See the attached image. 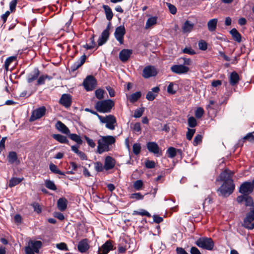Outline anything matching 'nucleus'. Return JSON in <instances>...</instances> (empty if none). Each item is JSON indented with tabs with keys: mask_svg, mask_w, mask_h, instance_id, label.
I'll use <instances>...</instances> for the list:
<instances>
[{
	"mask_svg": "<svg viewBox=\"0 0 254 254\" xmlns=\"http://www.w3.org/2000/svg\"><path fill=\"white\" fill-rule=\"evenodd\" d=\"M67 200L65 198H60L57 201V206L58 209L63 211L65 210L67 207Z\"/></svg>",
	"mask_w": 254,
	"mask_h": 254,
	"instance_id": "22",
	"label": "nucleus"
},
{
	"mask_svg": "<svg viewBox=\"0 0 254 254\" xmlns=\"http://www.w3.org/2000/svg\"><path fill=\"white\" fill-rule=\"evenodd\" d=\"M113 250V245L111 242L107 241L104 244L101 248L99 249V251H101V254H107L111 250Z\"/></svg>",
	"mask_w": 254,
	"mask_h": 254,
	"instance_id": "18",
	"label": "nucleus"
},
{
	"mask_svg": "<svg viewBox=\"0 0 254 254\" xmlns=\"http://www.w3.org/2000/svg\"><path fill=\"white\" fill-rule=\"evenodd\" d=\"M234 189L233 181H229V182H224L218 190L221 195L228 196L233 192Z\"/></svg>",
	"mask_w": 254,
	"mask_h": 254,
	"instance_id": "3",
	"label": "nucleus"
},
{
	"mask_svg": "<svg viewBox=\"0 0 254 254\" xmlns=\"http://www.w3.org/2000/svg\"><path fill=\"white\" fill-rule=\"evenodd\" d=\"M104 91L101 89H97L95 91L96 97L98 99H102L104 98Z\"/></svg>",
	"mask_w": 254,
	"mask_h": 254,
	"instance_id": "48",
	"label": "nucleus"
},
{
	"mask_svg": "<svg viewBox=\"0 0 254 254\" xmlns=\"http://www.w3.org/2000/svg\"><path fill=\"white\" fill-rule=\"evenodd\" d=\"M39 75V71L38 69H34V70L28 74L27 76V81L31 83L36 79Z\"/></svg>",
	"mask_w": 254,
	"mask_h": 254,
	"instance_id": "27",
	"label": "nucleus"
},
{
	"mask_svg": "<svg viewBox=\"0 0 254 254\" xmlns=\"http://www.w3.org/2000/svg\"><path fill=\"white\" fill-rule=\"evenodd\" d=\"M25 251L26 254H34L35 253L32 247L29 245H28V246L25 247Z\"/></svg>",
	"mask_w": 254,
	"mask_h": 254,
	"instance_id": "64",
	"label": "nucleus"
},
{
	"mask_svg": "<svg viewBox=\"0 0 254 254\" xmlns=\"http://www.w3.org/2000/svg\"><path fill=\"white\" fill-rule=\"evenodd\" d=\"M132 53V51L129 49L122 50L119 53V58L123 62H127Z\"/></svg>",
	"mask_w": 254,
	"mask_h": 254,
	"instance_id": "15",
	"label": "nucleus"
},
{
	"mask_svg": "<svg viewBox=\"0 0 254 254\" xmlns=\"http://www.w3.org/2000/svg\"><path fill=\"white\" fill-rule=\"evenodd\" d=\"M116 164V160L113 157L108 156L105 158L104 168L106 170L113 169Z\"/></svg>",
	"mask_w": 254,
	"mask_h": 254,
	"instance_id": "16",
	"label": "nucleus"
},
{
	"mask_svg": "<svg viewBox=\"0 0 254 254\" xmlns=\"http://www.w3.org/2000/svg\"><path fill=\"white\" fill-rule=\"evenodd\" d=\"M157 18L156 17H151L149 18L145 24V29H148L151 26L156 23Z\"/></svg>",
	"mask_w": 254,
	"mask_h": 254,
	"instance_id": "37",
	"label": "nucleus"
},
{
	"mask_svg": "<svg viewBox=\"0 0 254 254\" xmlns=\"http://www.w3.org/2000/svg\"><path fill=\"white\" fill-rule=\"evenodd\" d=\"M45 186L49 189L55 190H57L56 186L54 182L47 180L45 181Z\"/></svg>",
	"mask_w": 254,
	"mask_h": 254,
	"instance_id": "40",
	"label": "nucleus"
},
{
	"mask_svg": "<svg viewBox=\"0 0 254 254\" xmlns=\"http://www.w3.org/2000/svg\"><path fill=\"white\" fill-rule=\"evenodd\" d=\"M143 182L140 180H137L133 183V187L137 190H140L143 186Z\"/></svg>",
	"mask_w": 254,
	"mask_h": 254,
	"instance_id": "43",
	"label": "nucleus"
},
{
	"mask_svg": "<svg viewBox=\"0 0 254 254\" xmlns=\"http://www.w3.org/2000/svg\"><path fill=\"white\" fill-rule=\"evenodd\" d=\"M166 5H167L170 12L173 14H176L177 12V8L173 4L170 3H166Z\"/></svg>",
	"mask_w": 254,
	"mask_h": 254,
	"instance_id": "55",
	"label": "nucleus"
},
{
	"mask_svg": "<svg viewBox=\"0 0 254 254\" xmlns=\"http://www.w3.org/2000/svg\"><path fill=\"white\" fill-rule=\"evenodd\" d=\"M230 33L232 35L233 38L236 41L240 43L241 41V35L239 32L235 28H233L230 31Z\"/></svg>",
	"mask_w": 254,
	"mask_h": 254,
	"instance_id": "31",
	"label": "nucleus"
},
{
	"mask_svg": "<svg viewBox=\"0 0 254 254\" xmlns=\"http://www.w3.org/2000/svg\"><path fill=\"white\" fill-rule=\"evenodd\" d=\"M60 103L65 107H69L71 104V96L69 94H63L60 99Z\"/></svg>",
	"mask_w": 254,
	"mask_h": 254,
	"instance_id": "17",
	"label": "nucleus"
},
{
	"mask_svg": "<svg viewBox=\"0 0 254 254\" xmlns=\"http://www.w3.org/2000/svg\"><path fill=\"white\" fill-rule=\"evenodd\" d=\"M50 170L53 173L55 174H60L62 175H64V173L61 171L57 167L56 165L54 164L53 163H51L49 166Z\"/></svg>",
	"mask_w": 254,
	"mask_h": 254,
	"instance_id": "38",
	"label": "nucleus"
},
{
	"mask_svg": "<svg viewBox=\"0 0 254 254\" xmlns=\"http://www.w3.org/2000/svg\"><path fill=\"white\" fill-rule=\"evenodd\" d=\"M89 248V246L86 239L81 241L78 245V250L82 253L86 252Z\"/></svg>",
	"mask_w": 254,
	"mask_h": 254,
	"instance_id": "21",
	"label": "nucleus"
},
{
	"mask_svg": "<svg viewBox=\"0 0 254 254\" xmlns=\"http://www.w3.org/2000/svg\"><path fill=\"white\" fill-rule=\"evenodd\" d=\"M17 2V0H12L9 3L10 11L12 12L15 8Z\"/></svg>",
	"mask_w": 254,
	"mask_h": 254,
	"instance_id": "62",
	"label": "nucleus"
},
{
	"mask_svg": "<svg viewBox=\"0 0 254 254\" xmlns=\"http://www.w3.org/2000/svg\"><path fill=\"white\" fill-rule=\"evenodd\" d=\"M198 47L199 49L204 51L207 49V44L205 41L201 40L198 42Z\"/></svg>",
	"mask_w": 254,
	"mask_h": 254,
	"instance_id": "52",
	"label": "nucleus"
},
{
	"mask_svg": "<svg viewBox=\"0 0 254 254\" xmlns=\"http://www.w3.org/2000/svg\"><path fill=\"white\" fill-rule=\"evenodd\" d=\"M254 189L252 183L245 182L241 185L239 192L244 194H249L253 191Z\"/></svg>",
	"mask_w": 254,
	"mask_h": 254,
	"instance_id": "11",
	"label": "nucleus"
},
{
	"mask_svg": "<svg viewBox=\"0 0 254 254\" xmlns=\"http://www.w3.org/2000/svg\"><path fill=\"white\" fill-rule=\"evenodd\" d=\"M199 248L207 250H211L214 247V243L211 238L202 237L198 239L195 242Z\"/></svg>",
	"mask_w": 254,
	"mask_h": 254,
	"instance_id": "5",
	"label": "nucleus"
},
{
	"mask_svg": "<svg viewBox=\"0 0 254 254\" xmlns=\"http://www.w3.org/2000/svg\"><path fill=\"white\" fill-rule=\"evenodd\" d=\"M69 137L71 139H72V140H74V141L77 142L78 144H80L82 143V141L79 135H78L76 134H70L69 135Z\"/></svg>",
	"mask_w": 254,
	"mask_h": 254,
	"instance_id": "44",
	"label": "nucleus"
},
{
	"mask_svg": "<svg viewBox=\"0 0 254 254\" xmlns=\"http://www.w3.org/2000/svg\"><path fill=\"white\" fill-rule=\"evenodd\" d=\"M195 130L194 129L188 128L187 132V138L188 140H190L195 133Z\"/></svg>",
	"mask_w": 254,
	"mask_h": 254,
	"instance_id": "51",
	"label": "nucleus"
},
{
	"mask_svg": "<svg viewBox=\"0 0 254 254\" xmlns=\"http://www.w3.org/2000/svg\"><path fill=\"white\" fill-rule=\"evenodd\" d=\"M17 56H11L7 58L4 63V68L6 71H8L9 69V66L13 62L16 61Z\"/></svg>",
	"mask_w": 254,
	"mask_h": 254,
	"instance_id": "30",
	"label": "nucleus"
},
{
	"mask_svg": "<svg viewBox=\"0 0 254 254\" xmlns=\"http://www.w3.org/2000/svg\"><path fill=\"white\" fill-rule=\"evenodd\" d=\"M32 206L35 211L38 213H40L41 212V208L39 204L37 203H34L32 204Z\"/></svg>",
	"mask_w": 254,
	"mask_h": 254,
	"instance_id": "63",
	"label": "nucleus"
},
{
	"mask_svg": "<svg viewBox=\"0 0 254 254\" xmlns=\"http://www.w3.org/2000/svg\"><path fill=\"white\" fill-rule=\"evenodd\" d=\"M103 8L106 13L107 19L108 20H111L113 16L111 8L108 5H104Z\"/></svg>",
	"mask_w": 254,
	"mask_h": 254,
	"instance_id": "35",
	"label": "nucleus"
},
{
	"mask_svg": "<svg viewBox=\"0 0 254 254\" xmlns=\"http://www.w3.org/2000/svg\"><path fill=\"white\" fill-rule=\"evenodd\" d=\"M95 169L97 172H101L103 171V168L102 164L100 162H96L94 163Z\"/></svg>",
	"mask_w": 254,
	"mask_h": 254,
	"instance_id": "54",
	"label": "nucleus"
},
{
	"mask_svg": "<svg viewBox=\"0 0 254 254\" xmlns=\"http://www.w3.org/2000/svg\"><path fill=\"white\" fill-rule=\"evenodd\" d=\"M168 157L172 158L176 155V150L174 147H170L167 150Z\"/></svg>",
	"mask_w": 254,
	"mask_h": 254,
	"instance_id": "42",
	"label": "nucleus"
},
{
	"mask_svg": "<svg viewBox=\"0 0 254 254\" xmlns=\"http://www.w3.org/2000/svg\"><path fill=\"white\" fill-rule=\"evenodd\" d=\"M116 142V137L112 135L101 136L98 140L97 152L102 154L105 152H108L110 150V146L114 144Z\"/></svg>",
	"mask_w": 254,
	"mask_h": 254,
	"instance_id": "1",
	"label": "nucleus"
},
{
	"mask_svg": "<svg viewBox=\"0 0 254 254\" xmlns=\"http://www.w3.org/2000/svg\"><path fill=\"white\" fill-rule=\"evenodd\" d=\"M244 139H248L251 142L254 143V135L252 133H248L243 138Z\"/></svg>",
	"mask_w": 254,
	"mask_h": 254,
	"instance_id": "60",
	"label": "nucleus"
},
{
	"mask_svg": "<svg viewBox=\"0 0 254 254\" xmlns=\"http://www.w3.org/2000/svg\"><path fill=\"white\" fill-rule=\"evenodd\" d=\"M144 196L142 195L140 192H137L131 194L129 197L131 199H134L136 200H140L143 198Z\"/></svg>",
	"mask_w": 254,
	"mask_h": 254,
	"instance_id": "46",
	"label": "nucleus"
},
{
	"mask_svg": "<svg viewBox=\"0 0 254 254\" xmlns=\"http://www.w3.org/2000/svg\"><path fill=\"white\" fill-rule=\"evenodd\" d=\"M160 89L158 87H155L151 89V91H149L146 95V99L149 101L153 100L157 95Z\"/></svg>",
	"mask_w": 254,
	"mask_h": 254,
	"instance_id": "19",
	"label": "nucleus"
},
{
	"mask_svg": "<svg viewBox=\"0 0 254 254\" xmlns=\"http://www.w3.org/2000/svg\"><path fill=\"white\" fill-rule=\"evenodd\" d=\"M46 110V108L44 106L34 110L30 117V121H34L42 118L45 115Z\"/></svg>",
	"mask_w": 254,
	"mask_h": 254,
	"instance_id": "8",
	"label": "nucleus"
},
{
	"mask_svg": "<svg viewBox=\"0 0 254 254\" xmlns=\"http://www.w3.org/2000/svg\"><path fill=\"white\" fill-rule=\"evenodd\" d=\"M167 92L171 94H174L176 93V90L174 89V83L173 82H171L168 87H167Z\"/></svg>",
	"mask_w": 254,
	"mask_h": 254,
	"instance_id": "58",
	"label": "nucleus"
},
{
	"mask_svg": "<svg viewBox=\"0 0 254 254\" xmlns=\"http://www.w3.org/2000/svg\"><path fill=\"white\" fill-rule=\"evenodd\" d=\"M141 93L140 91L136 92L132 94L129 97V100L130 102L134 103L137 101L141 97Z\"/></svg>",
	"mask_w": 254,
	"mask_h": 254,
	"instance_id": "36",
	"label": "nucleus"
},
{
	"mask_svg": "<svg viewBox=\"0 0 254 254\" xmlns=\"http://www.w3.org/2000/svg\"><path fill=\"white\" fill-rule=\"evenodd\" d=\"M233 174V172L228 169H226L220 174V179L221 181H224V182H229V181H233L232 178Z\"/></svg>",
	"mask_w": 254,
	"mask_h": 254,
	"instance_id": "14",
	"label": "nucleus"
},
{
	"mask_svg": "<svg viewBox=\"0 0 254 254\" xmlns=\"http://www.w3.org/2000/svg\"><path fill=\"white\" fill-rule=\"evenodd\" d=\"M57 248L61 250L64 251H67L68 248L67 245L64 243H60L59 244H57L56 245Z\"/></svg>",
	"mask_w": 254,
	"mask_h": 254,
	"instance_id": "57",
	"label": "nucleus"
},
{
	"mask_svg": "<svg viewBox=\"0 0 254 254\" xmlns=\"http://www.w3.org/2000/svg\"><path fill=\"white\" fill-rule=\"evenodd\" d=\"M132 214L139 215L141 216H146L149 217L151 216L150 213L144 209H140L139 211H134L132 213Z\"/></svg>",
	"mask_w": 254,
	"mask_h": 254,
	"instance_id": "41",
	"label": "nucleus"
},
{
	"mask_svg": "<svg viewBox=\"0 0 254 254\" xmlns=\"http://www.w3.org/2000/svg\"><path fill=\"white\" fill-rule=\"evenodd\" d=\"M23 180V178H12L9 181L8 186L10 188H12L16 185L19 184L22 180Z\"/></svg>",
	"mask_w": 254,
	"mask_h": 254,
	"instance_id": "33",
	"label": "nucleus"
},
{
	"mask_svg": "<svg viewBox=\"0 0 254 254\" xmlns=\"http://www.w3.org/2000/svg\"><path fill=\"white\" fill-rule=\"evenodd\" d=\"M202 136L200 134L196 135L193 140V145L194 146H196L198 144L200 143L202 141Z\"/></svg>",
	"mask_w": 254,
	"mask_h": 254,
	"instance_id": "53",
	"label": "nucleus"
},
{
	"mask_svg": "<svg viewBox=\"0 0 254 254\" xmlns=\"http://www.w3.org/2000/svg\"><path fill=\"white\" fill-rule=\"evenodd\" d=\"M146 146L149 152L156 154L157 156L162 155V152L158 144L155 142H149Z\"/></svg>",
	"mask_w": 254,
	"mask_h": 254,
	"instance_id": "12",
	"label": "nucleus"
},
{
	"mask_svg": "<svg viewBox=\"0 0 254 254\" xmlns=\"http://www.w3.org/2000/svg\"><path fill=\"white\" fill-rule=\"evenodd\" d=\"M29 245L32 247L35 253H38L42 244L40 241H31L29 242Z\"/></svg>",
	"mask_w": 254,
	"mask_h": 254,
	"instance_id": "24",
	"label": "nucleus"
},
{
	"mask_svg": "<svg viewBox=\"0 0 254 254\" xmlns=\"http://www.w3.org/2000/svg\"><path fill=\"white\" fill-rule=\"evenodd\" d=\"M56 127L58 130L63 133L68 134L69 133V129L61 121L57 122L56 124Z\"/></svg>",
	"mask_w": 254,
	"mask_h": 254,
	"instance_id": "23",
	"label": "nucleus"
},
{
	"mask_svg": "<svg viewBox=\"0 0 254 254\" xmlns=\"http://www.w3.org/2000/svg\"><path fill=\"white\" fill-rule=\"evenodd\" d=\"M218 20L216 18L210 19L207 23L208 29L209 31H214L216 28Z\"/></svg>",
	"mask_w": 254,
	"mask_h": 254,
	"instance_id": "28",
	"label": "nucleus"
},
{
	"mask_svg": "<svg viewBox=\"0 0 254 254\" xmlns=\"http://www.w3.org/2000/svg\"><path fill=\"white\" fill-rule=\"evenodd\" d=\"M96 85V81L92 76H88L84 80L83 85L87 91H91L94 89Z\"/></svg>",
	"mask_w": 254,
	"mask_h": 254,
	"instance_id": "7",
	"label": "nucleus"
},
{
	"mask_svg": "<svg viewBox=\"0 0 254 254\" xmlns=\"http://www.w3.org/2000/svg\"><path fill=\"white\" fill-rule=\"evenodd\" d=\"M145 166L147 168H149V169L153 168L155 166V163L153 161L147 160L145 162Z\"/></svg>",
	"mask_w": 254,
	"mask_h": 254,
	"instance_id": "61",
	"label": "nucleus"
},
{
	"mask_svg": "<svg viewBox=\"0 0 254 254\" xmlns=\"http://www.w3.org/2000/svg\"><path fill=\"white\" fill-rule=\"evenodd\" d=\"M188 122L189 127H195L197 124L196 119L193 117L189 118Z\"/></svg>",
	"mask_w": 254,
	"mask_h": 254,
	"instance_id": "47",
	"label": "nucleus"
},
{
	"mask_svg": "<svg viewBox=\"0 0 254 254\" xmlns=\"http://www.w3.org/2000/svg\"><path fill=\"white\" fill-rule=\"evenodd\" d=\"M52 136L55 139L61 143H67L68 142L66 137L61 134H54Z\"/></svg>",
	"mask_w": 254,
	"mask_h": 254,
	"instance_id": "32",
	"label": "nucleus"
},
{
	"mask_svg": "<svg viewBox=\"0 0 254 254\" xmlns=\"http://www.w3.org/2000/svg\"><path fill=\"white\" fill-rule=\"evenodd\" d=\"M98 119L102 123L106 124V127L107 128L111 130L115 129L117 126V121L116 118L114 116L112 115L106 116V117L98 116Z\"/></svg>",
	"mask_w": 254,
	"mask_h": 254,
	"instance_id": "4",
	"label": "nucleus"
},
{
	"mask_svg": "<svg viewBox=\"0 0 254 254\" xmlns=\"http://www.w3.org/2000/svg\"><path fill=\"white\" fill-rule=\"evenodd\" d=\"M194 24L190 21H186L182 27V30L184 33H190L193 29Z\"/></svg>",
	"mask_w": 254,
	"mask_h": 254,
	"instance_id": "25",
	"label": "nucleus"
},
{
	"mask_svg": "<svg viewBox=\"0 0 254 254\" xmlns=\"http://www.w3.org/2000/svg\"><path fill=\"white\" fill-rule=\"evenodd\" d=\"M144 108H139L134 111L133 117L135 118H140L143 114Z\"/></svg>",
	"mask_w": 254,
	"mask_h": 254,
	"instance_id": "49",
	"label": "nucleus"
},
{
	"mask_svg": "<svg viewBox=\"0 0 254 254\" xmlns=\"http://www.w3.org/2000/svg\"><path fill=\"white\" fill-rule=\"evenodd\" d=\"M204 114V110L202 108L199 107L197 108L195 112V116L197 118H200Z\"/></svg>",
	"mask_w": 254,
	"mask_h": 254,
	"instance_id": "50",
	"label": "nucleus"
},
{
	"mask_svg": "<svg viewBox=\"0 0 254 254\" xmlns=\"http://www.w3.org/2000/svg\"><path fill=\"white\" fill-rule=\"evenodd\" d=\"M157 74L156 68L152 65H148L145 67L142 71V76L145 78H148L155 76Z\"/></svg>",
	"mask_w": 254,
	"mask_h": 254,
	"instance_id": "6",
	"label": "nucleus"
},
{
	"mask_svg": "<svg viewBox=\"0 0 254 254\" xmlns=\"http://www.w3.org/2000/svg\"><path fill=\"white\" fill-rule=\"evenodd\" d=\"M239 81V76L238 73L236 72L231 73L230 77V82L232 85H235Z\"/></svg>",
	"mask_w": 254,
	"mask_h": 254,
	"instance_id": "29",
	"label": "nucleus"
},
{
	"mask_svg": "<svg viewBox=\"0 0 254 254\" xmlns=\"http://www.w3.org/2000/svg\"><path fill=\"white\" fill-rule=\"evenodd\" d=\"M171 69L172 72L180 74L187 73L189 70V68L183 64H180L173 65Z\"/></svg>",
	"mask_w": 254,
	"mask_h": 254,
	"instance_id": "13",
	"label": "nucleus"
},
{
	"mask_svg": "<svg viewBox=\"0 0 254 254\" xmlns=\"http://www.w3.org/2000/svg\"><path fill=\"white\" fill-rule=\"evenodd\" d=\"M86 59V56L85 55L82 56L79 60L76 62H75L71 66V69L72 71H75L79 67H80L83 64L85 63Z\"/></svg>",
	"mask_w": 254,
	"mask_h": 254,
	"instance_id": "20",
	"label": "nucleus"
},
{
	"mask_svg": "<svg viewBox=\"0 0 254 254\" xmlns=\"http://www.w3.org/2000/svg\"><path fill=\"white\" fill-rule=\"evenodd\" d=\"M51 78H52L51 77H50L47 75H41L39 77V78L37 80V84L38 85L44 84L45 83V81L46 79L50 80V79H51Z\"/></svg>",
	"mask_w": 254,
	"mask_h": 254,
	"instance_id": "39",
	"label": "nucleus"
},
{
	"mask_svg": "<svg viewBox=\"0 0 254 254\" xmlns=\"http://www.w3.org/2000/svg\"><path fill=\"white\" fill-rule=\"evenodd\" d=\"M141 149V146L139 143H134L133 145L132 150L133 152L135 155H138L140 152Z\"/></svg>",
	"mask_w": 254,
	"mask_h": 254,
	"instance_id": "45",
	"label": "nucleus"
},
{
	"mask_svg": "<svg viewBox=\"0 0 254 254\" xmlns=\"http://www.w3.org/2000/svg\"><path fill=\"white\" fill-rule=\"evenodd\" d=\"M126 33V29L124 26H120L116 28L114 33L115 37L117 40L121 44L124 43V36Z\"/></svg>",
	"mask_w": 254,
	"mask_h": 254,
	"instance_id": "9",
	"label": "nucleus"
},
{
	"mask_svg": "<svg viewBox=\"0 0 254 254\" xmlns=\"http://www.w3.org/2000/svg\"><path fill=\"white\" fill-rule=\"evenodd\" d=\"M7 159L8 162L11 164L16 162L17 160V156L16 152L14 151L10 152L7 156Z\"/></svg>",
	"mask_w": 254,
	"mask_h": 254,
	"instance_id": "34",
	"label": "nucleus"
},
{
	"mask_svg": "<svg viewBox=\"0 0 254 254\" xmlns=\"http://www.w3.org/2000/svg\"><path fill=\"white\" fill-rule=\"evenodd\" d=\"M245 202L246 206H251L253 204V199L251 197L246 195L245 199Z\"/></svg>",
	"mask_w": 254,
	"mask_h": 254,
	"instance_id": "56",
	"label": "nucleus"
},
{
	"mask_svg": "<svg viewBox=\"0 0 254 254\" xmlns=\"http://www.w3.org/2000/svg\"><path fill=\"white\" fill-rule=\"evenodd\" d=\"M85 139L87 141V143L89 146H90L92 148H94L95 147L96 144L93 139H90V138H89L88 137H87L86 136H85Z\"/></svg>",
	"mask_w": 254,
	"mask_h": 254,
	"instance_id": "59",
	"label": "nucleus"
},
{
	"mask_svg": "<svg viewBox=\"0 0 254 254\" xmlns=\"http://www.w3.org/2000/svg\"><path fill=\"white\" fill-rule=\"evenodd\" d=\"M254 220V209L248 213L244 220L243 226L245 227Z\"/></svg>",
	"mask_w": 254,
	"mask_h": 254,
	"instance_id": "26",
	"label": "nucleus"
},
{
	"mask_svg": "<svg viewBox=\"0 0 254 254\" xmlns=\"http://www.w3.org/2000/svg\"><path fill=\"white\" fill-rule=\"evenodd\" d=\"M114 106V102L111 99L98 101L95 105V109L101 113H109Z\"/></svg>",
	"mask_w": 254,
	"mask_h": 254,
	"instance_id": "2",
	"label": "nucleus"
},
{
	"mask_svg": "<svg viewBox=\"0 0 254 254\" xmlns=\"http://www.w3.org/2000/svg\"><path fill=\"white\" fill-rule=\"evenodd\" d=\"M111 28V24L109 23L105 30H104L101 36L99 38L98 40V46H100L105 44L109 38V36L110 35L109 30Z\"/></svg>",
	"mask_w": 254,
	"mask_h": 254,
	"instance_id": "10",
	"label": "nucleus"
}]
</instances>
